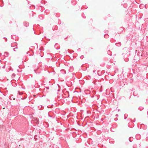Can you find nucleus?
I'll use <instances>...</instances> for the list:
<instances>
[{"instance_id": "f03ea898", "label": "nucleus", "mask_w": 148, "mask_h": 148, "mask_svg": "<svg viewBox=\"0 0 148 148\" xmlns=\"http://www.w3.org/2000/svg\"><path fill=\"white\" fill-rule=\"evenodd\" d=\"M63 71H64V70H61V72Z\"/></svg>"}, {"instance_id": "20e7f679", "label": "nucleus", "mask_w": 148, "mask_h": 148, "mask_svg": "<svg viewBox=\"0 0 148 148\" xmlns=\"http://www.w3.org/2000/svg\"><path fill=\"white\" fill-rule=\"evenodd\" d=\"M47 89H49V88H46Z\"/></svg>"}, {"instance_id": "f257e3e1", "label": "nucleus", "mask_w": 148, "mask_h": 148, "mask_svg": "<svg viewBox=\"0 0 148 148\" xmlns=\"http://www.w3.org/2000/svg\"><path fill=\"white\" fill-rule=\"evenodd\" d=\"M17 49V48H14V51H16V49Z\"/></svg>"}, {"instance_id": "7ed1b4c3", "label": "nucleus", "mask_w": 148, "mask_h": 148, "mask_svg": "<svg viewBox=\"0 0 148 148\" xmlns=\"http://www.w3.org/2000/svg\"><path fill=\"white\" fill-rule=\"evenodd\" d=\"M18 92L19 93V95H20V92Z\"/></svg>"}]
</instances>
